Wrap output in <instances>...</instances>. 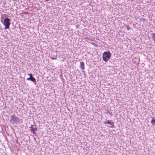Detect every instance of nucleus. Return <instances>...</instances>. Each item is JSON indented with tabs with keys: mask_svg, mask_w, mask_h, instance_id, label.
Returning <instances> with one entry per match:
<instances>
[{
	"mask_svg": "<svg viewBox=\"0 0 155 155\" xmlns=\"http://www.w3.org/2000/svg\"><path fill=\"white\" fill-rule=\"evenodd\" d=\"M11 20L10 19L8 18H6L4 19L3 24L5 26V29H8L9 28V26L11 24Z\"/></svg>",
	"mask_w": 155,
	"mask_h": 155,
	"instance_id": "7ed1b4c3",
	"label": "nucleus"
},
{
	"mask_svg": "<svg viewBox=\"0 0 155 155\" xmlns=\"http://www.w3.org/2000/svg\"><path fill=\"white\" fill-rule=\"evenodd\" d=\"M10 120V122L13 124L15 123L18 124L20 122V119L18 117L15 116V115H12L11 116V119Z\"/></svg>",
	"mask_w": 155,
	"mask_h": 155,
	"instance_id": "f03ea898",
	"label": "nucleus"
},
{
	"mask_svg": "<svg viewBox=\"0 0 155 155\" xmlns=\"http://www.w3.org/2000/svg\"><path fill=\"white\" fill-rule=\"evenodd\" d=\"M109 124H110L112 126L111 127H114V123L113 122L111 121L110 122Z\"/></svg>",
	"mask_w": 155,
	"mask_h": 155,
	"instance_id": "9d476101",
	"label": "nucleus"
},
{
	"mask_svg": "<svg viewBox=\"0 0 155 155\" xmlns=\"http://www.w3.org/2000/svg\"><path fill=\"white\" fill-rule=\"evenodd\" d=\"M32 127V125H31V127Z\"/></svg>",
	"mask_w": 155,
	"mask_h": 155,
	"instance_id": "2eb2a0df",
	"label": "nucleus"
},
{
	"mask_svg": "<svg viewBox=\"0 0 155 155\" xmlns=\"http://www.w3.org/2000/svg\"><path fill=\"white\" fill-rule=\"evenodd\" d=\"M27 80L31 81H32L34 83H36V79L34 78L33 77H29L28 78H27Z\"/></svg>",
	"mask_w": 155,
	"mask_h": 155,
	"instance_id": "20e7f679",
	"label": "nucleus"
},
{
	"mask_svg": "<svg viewBox=\"0 0 155 155\" xmlns=\"http://www.w3.org/2000/svg\"><path fill=\"white\" fill-rule=\"evenodd\" d=\"M56 58H52V59H56Z\"/></svg>",
	"mask_w": 155,
	"mask_h": 155,
	"instance_id": "4468645a",
	"label": "nucleus"
},
{
	"mask_svg": "<svg viewBox=\"0 0 155 155\" xmlns=\"http://www.w3.org/2000/svg\"><path fill=\"white\" fill-rule=\"evenodd\" d=\"M37 128L36 127L33 128L32 127L31 129V132H32L34 134H36V133L35 132L36 130H37Z\"/></svg>",
	"mask_w": 155,
	"mask_h": 155,
	"instance_id": "423d86ee",
	"label": "nucleus"
},
{
	"mask_svg": "<svg viewBox=\"0 0 155 155\" xmlns=\"http://www.w3.org/2000/svg\"><path fill=\"white\" fill-rule=\"evenodd\" d=\"M106 113H108L110 114H112V112H110L109 110H107Z\"/></svg>",
	"mask_w": 155,
	"mask_h": 155,
	"instance_id": "f8f14e48",
	"label": "nucleus"
},
{
	"mask_svg": "<svg viewBox=\"0 0 155 155\" xmlns=\"http://www.w3.org/2000/svg\"><path fill=\"white\" fill-rule=\"evenodd\" d=\"M80 68L82 70L85 69L84 63L83 61H81L80 62Z\"/></svg>",
	"mask_w": 155,
	"mask_h": 155,
	"instance_id": "39448f33",
	"label": "nucleus"
},
{
	"mask_svg": "<svg viewBox=\"0 0 155 155\" xmlns=\"http://www.w3.org/2000/svg\"><path fill=\"white\" fill-rule=\"evenodd\" d=\"M111 55V53L109 51L104 52L103 54V60L105 62L107 61L110 58Z\"/></svg>",
	"mask_w": 155,
	"mask_h": 155,
	"instance_id": "f257e3e1",
	"label": "nucleus"
},
{
	"mask_svg": "<svg viewBox=\"0 0 155 155\" xmlns=\"http://www.w3.org/2000/svg\"><path fill=\"white\" fill-rule=\"evenodd\" d=\"M151 123L153 124V126L155 125V119H153L151 121Z\"/></svg>",
	"mask_w": 155,
	"mask_h": 155,
	"instance_id": "1a4fd4ad",
	"label": "nucleus"
},
{
	"mask_svg": "<svg viewBox=\"0 0 155 155\" xmlns=\"http://www.w3.org/2000/svg\"><path fill=\"white\" fill-rule=\"evenodd\" d=\"M110 121L108 120L107 121H106L104 122V124H109Z\"/></svg>",
	"mask_w": 155,
	"mask_h": 155,
	"instance_id": "9b49d317",
	"label": "nucleus"
},
{
	"mask_svg": "<svg viewBox=\"0 0 155 155\" xmlns=\"http://www.w3.org/2000/svg\"><path fill=\"white\" fill-rule=\"evenodd\" d=\"M151 35H152V39L154 42H155V33H152Z\"/></svg>",
	"mask_w": 155,
	"mask_h": 155,
	"instance_id": "0eeeda50",
	"label": "nucleus"
},
{
	"mask_svg": "<svg viewBox=\"0 0 155 155\" xmlns=\"http://www.w3.org/2000/svg\"><path fill=\"white\" fill-rule=\"evenodd\" d=\"M28 75L30 76V77H33L32 74H29Z\"/></svg>",
	"mask_w": 155,
	"mask_h": 155,
	"instance_id": "ddd939ff",
	"label": "nucleus"
},
{
	"mask_svg": "<svg viewBox=\"0 0 155 155\" xmlns=\"http://www.w3.org/2000/svg\"><path fill=\"white\" fill-rule=\"evenodd\" d=\"M140 21L141 22H144L145 21H146V20L144 18H141L140 19Z\"/></svg>",
	"mask_w": 155,
	"mask_h": 155,
	"instance_id": "6e6552de",
	"label": "nucleus"
}]
</instances>
